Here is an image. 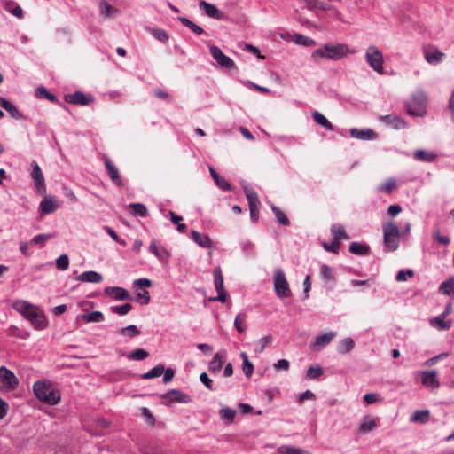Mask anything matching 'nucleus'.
<instances>
[{"instance_id": "f257e3e1", "label": "nucleus", "mask_w": 454, "mask_h": 454, "mask_svg": "<svg viewBox=\"0 0 454 454\" xmlns=\"http://www.w3.org/2000/svg\"><path fill=\"white\" fill-rule=\"evenodd\" d=\"M13 309L26 317L37 330L44 329L47 319L43 311L37 306L26 301H17L13 303Z\"/></svg>"}, {"instance_id": "f03ea898", "label": "nucleus", "mask_w": 454, "mask_h": 454, "mask_svg": "<svg viewBox=\"0 0 454 454\" xmlns=\"http://www.w3.org/2000/svg\"><path fill=\"white\" fill-rule=\"evenodd\" d=\"M348 52L349 49L346 43H327L315 50L311 53V59L314 62H318L320 59L337 61L343 59Z\"/></svg>"}, {"instance_id": "7ed1b4c3", "label": "nucleus", "mask_w": 454, "mask_h": 454, "mask_svg": "<svg viewBox=\"0 0 454 454\" xmlns=\"http://www.w3.org/2000/svg\"><path fill=\"white\" fill-rule=\"evenodd\" d=\"M33 390L40 401L49 405H55L60 401L59 390L53 388L51 383L37 380L34 383Z\"/></svg>"}, {"instance_id": "20e7f679", "label": "nucleus", "mask_w": 454, "mask_h": 454, "mask_svg": "<svg viewBox=\"0 0 454 454\" xmlns=\"http://www.w3.org/2000/svg\"><path fill=\"white\" fill-rule=\"evenodd\" d=\"M383 243L386 250L389 252L395 251L399 247V238L401 231L398 225L394 221L386 222L382 224Z\"/></svg>"}, {"instance_id": "39448f33", "label": "nucleus", "mask_w": 454, "mask_h": 454, "mask_svg": "<svg viewBox=\"0 0 454 454\" xmlns=\"http://www.w3.org/2000/svg\"><path fill=\"white\" fill-rule=\"evenodd\" d=\"M427 96L423 91H417L412 98L405 104L406 111L412 116H422L426 113Z\"/></svg>"}, {"instance_id": "423d86ee", "label": "nucleus", "mask_w": 454, "mask_h": 454, "mask_svg": "<svg viewBox=\"0 0 454 454\" xmlns=\"http://www.w3.org/2000/svg\"><path fill=\"white\" fill-rule=\"evenodd\" d=\"M365 60L370 67L379 74H384L382 52L375 45H370L365 51Z\"/></svg>"}, {"instance_id": "0eeeda50", "label": "nucleus", "mask_w": 454, "mask_h": 454, "mask_svg": "<svg viewBox=\"0 0 454 454\" xmlns=\"http://www.w3.org/2000/svg\"><path fill=\"white\" fill-rule=\"evenodd\" d=\"M274 282V290L276 295L280 298H287L292 295L291 289L289 287V284L286 280L284 271L281 269H277L274 271L273 276Z\"/></svg>"}, {"instance_id": "6e6552de", "label": "nucleus", "mask_w": 454, "mask_h": 454, "mask_svg": "<svg viewBox=\"0 0 454 454\" xmlns=\"http://www.w3.org/2000/svg\"><path fill=\"white\" fill-rule=\"evenodd\" d=\"M19 380L15 374L5 366L0 367V389L12 391L17 388Z\"/></svg>"}, {"instance_id": "1a4fd4ad", "label": "nucleus", "mask_w": 454, "mask_h": 454, "mask_svg": "<svg viewBox=\"0 0 454 454\" xmlns=\"http://www.w3.org/2000/svg\"><path fill=\"white\" fill-rule=\"evenodd\" d=\"M244 192L248 201L251 219L254 223H257L259 219L258 194L255 190L248 186L244 187Z\"/></svg>"}, {"instance_id": "9d476101", "label": "nucleus", "mask_w": 454, "mask_h": 454, "mask_svg": "<svg viewBox=\"0 0 454 454\" xmlns=\"http://www.w3.org/2000/svg\"><path fill=\"white\" fill-rule=\"evenodd\" d=\"M214 274V283L215 290L218 293V296L212 297L209 300L212 301H220V302H225L227 298V293L224 290L223 286V272L220 267H217L213 271Z\"/></svg>"}, {"instance_id": "9b49d317", "label": "nucleus", "mask_w": 454, "mask_h": 454, "mask_svg": "<svg viewBox=\"0 0 454 454\" xmlns=\"http://www.w3.org/2000/svg\"><path fill=\"white\" fill-rule=\"evenodd\" d=\"M210 53L221 67L228 69L237 68L234 61L230 57L226 56L219 47L215 45L211 46Z\"/></svg>"}, {"instance_id": "f8f14e48", "label": "nucleus", "mask_w": 454, "mask_h": 454, "mask_svg": "<svg viewBox=\"0 0 454 454\" xmlns=\"http://www.w3.org/2000/svg\"><path fill=\"white\" fill-rule=\"evenodd\" d=\"M65 101L68 104L88 106L94 101L92 95H86L82 91H75L72 94H67L64 97Z\"/></svg>"}, {"instance_id": "ddd939ff", "label": "nucleus", "mask_w": 454, "mask_h": 454, "mask_svg": "<svg viewBox=\"0 0 454 454\" xmlns=\"http://www.w3.org/2000/svg\"><path fill=\"white\" fill-rule=\"evenodd\" d=\"M162 400H165L168 403H187L192 401V398L189 395L184 393L180 389H171L168 392L160 395Z\"/></svg>"}, {"instance_id": "4468645a", "label": "nucleus", "mask_w": 454, "mask_h": 454, "mask_svg": "<svg viewBox=\"0 0 454 454\" xmlns=\"http://www.w3.org/2000/svg\"><path fill=\"white\" fill-rule=\"evenodd\" d=\"M200 8L204 11L207 16L218 20L226 19V15L221 12L215 4L200 0L199 3Z\"/></svg>"}, {"instance_id": "2eb2a0df", "label": "nucleus", "mask_w": 454, "mask_h": 454, "mask_svg": "<svg viewBox=\"0 0 454 454\" xmlns=\"http://www.w3.org/2000/svg\"><path fill=\"white\" fill-rule=\"evenodd\" d=\"M59 205L52 197L45 196L39 205L41 215L53 213L59 208Z\"/></svg>"}, {"instance_id": "dca6fc26", "label": "nucleus", "mask_w": 454, "mask_h": 454, "mask_svg": "<svg viewBox=\"0 0 454 454\" xmlns=\"http://www.w3.org/2000/svg\"><path fill=\"white\" fill-rule=\"evenodd\" d=\"M104 293L116 301H126L130 298L129 293L125 288L120 286H107L105 288Z\"/></svg>"}, {"instance_id": "f3484780", "label": "nucleus", "mask_w": 454, "mask_h": 454, "mask_svg": "<svg viewBox=\"0 0 454 454\" xmlns=\"http://www.w3.org/2000/svg\"><path fill=\"white\" fill-rule=\"evenodd\" d=\"M349 134L352 137L359 140H374L378 137L377 133L371 129H358L352 128L349 129Z\"/></svg>"}, {"instance_id": "a211bd4d", "label": "nucleus", "mask_w": 454, "mask_h": 454, "mask_svg": "<svg viewBox=\"0 0 454 454\" xmlns=\"http://www.w3.org/2000/svg\"><path fill=\"white\" fill-rule=\"evenodd\" d=\"M32 171H31V176L35 180V185L38 191L44 190L45 184H44V177L43 175V172L41 170V168L39 165L33 161L31 164Z\"/></svg>"}, {"instance_id": "6ab92c4d", "label": "nucleus", "mask_w": 454, "mask_h": 454, "mask_svg": "<svg viewBox=\"0 0 454 454\" xmlns=\"http://www.w3.org/2000/svg\"><path fill=\"white\" fill-rule=\"evenodd\" d=\"M105 165L111 180L118 186H122L123 183L118 168L111 162L109 158H105Z\"/></svg>"}, {"instance_id": "aec40b11", "label": "nucleus", "mask_w": 454, "mask_h": 454, "mask_svg": "<svg viewBox=\"0 0 454 454\" xmlns=\"http://www.w3.org/2000/svg\"><path fill=\"white\" fill-rule=\"evenodd\" d=\"M380 119L383 122L393 126L396 129H401L407 127L406 122L400 116L395 114L382 115L380 117Z\"/></svg>"}, {"instance_id": "412c9836", "label": "nucleus", "mask_w": 454, "mask_h": 454, "mask_svg": "<svg viewBox=\"0 0 454 454\" xmlns=\"http://www.w3.org/2000/svg\"><path fill=\"white\" fill-rule=\"evenodd\" d=\"M436 371H425L422 372V384L424 386L432 387L434 389L438 388L440 382L436 379Z\"/></svg>"}, {"instance_id": "4be33fe9", "label": "nucleus", "mask_w": 454, "mask_h": 454, "mask_svg": "<svg viewBox=\"0 0 454 454\" xmlns=\"http://www.w3.org/2000/svg\"><path fill=\"white\" fill-rule=\"evenodd\" d=\"M337 335L336 332H328L316 337L313 347L315 349L327 346Z\"/></svg>"}, {"instance_id": "5701e85b", "label": "nucleus", "mask_w": 454, "mask_h": 454, "mask_svg": "<svg viewBox=\"0 0 454 454\" xmlns=\"http://www.w3.org/2000/svg\"><path fill=\"white\" fill-rule=\"evenodd\" d=\"M191 239L200 247L204 248H210L213 245L211 239L207 235H202L197 231L192 230L191 231Z\"/></svg>"}, {"instance_id": "b1692460", "label": "nucleus", "mask_w": 454, "mask_h": 454, "mask_svg": "<svg viewBox=\"0 0 454 454\" xmlns=\"http://www.w3.org/2000/svg\"><path fill=\"white\" fill-rule=\"evenodd\" d=\"M209 172L215 183L220 189L223 191L231 190V184L225 178L220 176L214 168L209 167Z\"/></svg>"}, {"instance_id": "393cba45", "label": "nucleus", "mask_w": 454, "mask_h": 454, "mask_svg": "<svg viewBox=\"0 0 454 454\" xmlns=\"http://www.w3.org/2000/svg\"><path fill=\"white\" fill-rule=\"evenodd\" d=\"M0 106L3 107L5 111H7L12 118H15V119L22 118V115L20 114L18 108L12 103H11L10 101H8L7 99H5L4 98H3L1 96H0Z\"/></svg>"}, {"instance_id": "a878e982", "label": "nucleus", "mask_w": 454, "mask_h": 454, "mask_svg": "<svg viewBox=\"0 0 454 454\" xmlns=\"http://www.w3.org/2000/svg\"><path fill=\"white\" fill-rule=\"evenodd\" d=\"M77 279L82 282L99 283L102 281L103 278L101 274L93 270H89L79 275Z\"/></svg>"}, {"instance_id": "bb28decb", "label": "nucleus", "mask_w": 454, "mask_h": 454, "mask_svg": "<svg viewBox=\"0 0 454 454\" xmlns=\"http://www.w3.org/2000/svg\"><path fill=\"white\" fill-rule=\"evenodd\" d=\"M375 419L370 415L364 416L359 425V433H368L372 431L376 427Z\"/></svg>"}, {"instance_id": "cd10ccee", "label": "nucleus", "mask_w": 454, "mask_h": 454, "mask_svg": "<svg viewBox=\"0 0 454 454\" xmlns=\"http://www.w3.org/2000/svg\"><path fill=\"white\" fill-rule=\"evenodd\" d=\"M149 251L161 262H167L170 256L164 247L159 248L154 241L150 244Z\"/></svg>"}, {"instance_id": "c85d7f7f", "label": "nucleus", "mask_w": 454, "mask_h": 454, "mask_svg": "<svg viewBox=\"0 0 454 454\" xmlns=\"http://www.w3.org/2000/svg\"><path fill=\"white\" fill-rule=\"evenodd\" d=\"M223 365V356L220 353L215 354L213 359L208 364L210 372L215 374L219 372Z\"/></svg>"}, {"instance_id": "c756f323", "label": "nucleus", "mask_w": 454, "mask_h": 454, "mask_svg": "<svg viewBox=\"0 0 454 454\" xmlns=\"http://www.w3.org/2000/svg\"><path fill=\"white\" fill-rule=\"evenodd\" d=\"M348 250L351 254L357 255H365L369 253L370 247L363 243L352 242L349 245Z\"/></svg>"}, {"instance_id": "7c9ffc66", "label": "nucleus", "mask_w": 454, "mask_h": 454, "mask_svg": "<svg viewBox=\"0 0 454 454\" xmlns=\"http://www.w3.org/2000/svg\"><path fill=\"white\" fill-rule=\"evenodd\" d=\"M414 158L423 162H433L436 159V154L433 152L418 150L414 153Z\"/></svg>"}, {"instance_id": "2f4dec72", "label": "nucleus", "mask_w": 454, "mask_h": 454, "mask_svg": "<svg viewBox=\"0 0 454 454\" xmlns=\"http://www.w3.org/2000/svg\"><path fill=\"white\" fill-rule=\"evenodd\" d=\"M77 317L83 319L87 323H90V322L99 323V322H103L105 319L103 313L100 311H92L90 313L79 315Z\"/></svg>"}, {"instance_id": "473e14b6", "label": "nucleus", "mask_w": 454, "mask_h": 454, "mask_svg": "<svg viewBox=\"0 0 454 454\" xmlns=\"http://www.w3.org/2000/svg\"><path fill=\"white\" fill-rule=\"evenodd\" d=\"M35 96L38 98H45L52 103H59L58 98L50 92L44 86H40L35 90Z\"/></svg>"}, {"instance_id": "72a5a7b5", "label": "nucleus", "mask_w": 454, "mask_h": 454, "mask_svg": "<svg viewBox=\"0 0 454 454\" xmlns=\"http://www.w3.org/2000/svg\"><path fill=\"white\" fill-rule=\"evenodd\" d=\"M313 120L319 125L323 126L328 130H333V125L327 120V118L321 113L315 111L312 113Z\"/></svg>"}, {"instance_id": "f704fd0d", "label": "nucleus", "mask_w": 454, "mask_h": 454, "mask_svg": "<svg viewBox=\"0 0 454 454\" xmlns=\"http://www.w3.org/2000/svg\"><path fill=\"white\" fill-rule=\"evenodd\" d=\"M331 232L333 235V239L339 242L340 239H348L349 236L347 234L344 227L340 224H333L331 227Z\"/></svg>"}, {"instance_id": "c9c22d12", "label": "nucleus", "mask_w": 454, "mask_h": 454, "mask_svg": "<svg viewBox=\"0 0 454 454\" xmlns=\"http://www.w3.org/2000/svg\"><path fill=\"white\" fill-rule=\"evenodd\" d=\"M164 372H165V366L163 364H158V365L154 366L153 368H152L151 370H149L147 372L144 373L142 375V379L150 380V379L157 378V377H160V375H162Z\"/></svg>"}, {"instance_id": "e433bc0d", "label": "nucleus", "mask_w": 454, "mask_h": 454, "mask_svg": "<svg viewBox=\"0 0 454 454\" xmlns=\"http://www.w3.org/2000/svg\"><path fill=\"white\" fill-rule=\"evenodd\" d=\"M270 207H271V210L274 213L276 219L279 224L284 225V226L290 225V221H289L288 217L286 215V214L283 211L280 210V208H278L277 206H275L273 204L271 205Z\"/></svg>"}, {"instance_id": "4c0bfd02", "label": "nucleus", "mask_w": 454, "mask_h": 454, "mask_svg": "<svg viewBox=\"0 0 454 454\" xmlns=\"http://www.w3.org/2000/svg\"><path fill=\"white\" fill-rule=\"evenodd\" d=\"M240 356L243 361L242 371L247 378H250L254 372V364L248 360V356L245 352H241Z\"/></svg>"}, {"instance_id": "58836bf2", "label": "nucleus", "mask_w": 454, "mask_h": 454, "mask_svg": "<svg viewBox=\"0 0 454 454\" xmlns=\"http://www.w3.org/2000/svg\"><path fill=\"white\" fill-rule=\"evenodd\" d=\"M429 420L428 410H417L411 418V422L426 423Z\"/></svg>"}, {"instance_id": "ea45409f", "label": "nucleus", "mask_w": 454, "mask_h": 454, "mask_svg": "<svg viewBox=\"0 0 454 454\" xmlns=\"http://www.w3.org/2000/svg\"><path fill=\"white\" fill-rule=\"evenodd\" d=\"M219 414L221 419L226 421L228 424H231L234 421L236 411L230 407H223L220 410Z\"/></svg>"}, {"instance_id": "a19ab883", "label": "nucleus", "mask_w": 454, "mask_h": 454, "mask_svg": "<svg viewBox=\"0 0 454 454\" xmlns=\"http://www.w3.org/2000/svg\"><path fill=\"white\" fill-rule=\"evenodd\" d=\"M355 347V341L351 338H346L340 341L338 347V352L340 354H346L351 351Z\"/></svg>"}, {"instance_id": "79ce46f5", "label": "nucleus", "mask_w": 454, "mask_h": 454, "mask_svg": "<svg viewBox=\"0 0 454 454\" xmlns=\"http://www.w3.org/2000/svg\"><path fill=\"white\" fill-rule=\"evenodd\" d=\"M443 57V53L438 50H434L433 51H425V59L430 64H437L442 60Z\"/></svg>"}, {"instance_id": "37998d69", "label": "nucleus", "mask_w": 454, "mask_h": 454, "mask_svg": "<svg viewBox=\"0 0 454 454\" xmlns=\"http://www.w3.org/2000/svg\"><path fill=\"white\" fill-rule=\"evenodd\" d=\"M178 20L185 27H189L193 33L196 35H202L204 33V30L201 27L196 25L192 20H190L188 18L185 17H179Z\"/></svg>"}, {"instance_id": "c03bdc74", "label": "nucleus", "mask_w": 454, "mask_h": 454, "mask_svg": "<svg viewBox=\"0 0 454 454\" xmlns=\"http://www.w3.org/2000/svg\"><path fill=\"white\" fill-rule=\"evenodd\" d=\"M118 333L129 338L136 337L140 334V331L135 325H129L126 327H122L118 331Z\"/></svg>"}, {"instance_id": "a18cd8bd", "label": "nucleus", "mask_w": 454, "mask_h": 454, "mask_svg": "<svg viewBox=\"0 0 454 454\" xmlns=\"http://www.w3.org/2000/svg\"><path fill=\"white\" fill-rule=\"evenodd\" d=\"M150 34L158 41L161 43H167L169 39V35L162 28H149Z\"/></svg>"}, {"instance_id": "49530a36", "label": "nucleus", "mask_w": 454, "mask_h": 454, "mask_svg": "<svg viewBox=\"0 0 454 454\" xmlns=\"http://www.w3.org/2000/svg\"><path fill=\"white\" fill-rule=\"evenodd\" d=\"M294 42L296 44L303 45L306 47L314 46L316 44V42L312 38L300 35V34L294 35Z\"/></svg>"}, {"instance_id": "de8ad7c7", "label": "nucleus", "mask_w": 454, "mask_h": 454, "mask_svg": "<svg viewBox=\"0 0 454 454\" xmlns=\"http://www.w3.org/2000/svg\"><path fill=\"white\" fill-rule=\"evenodd\" d=\"M148 356H149V353L146 350H145L143 348H137V349L131 351L128 355V359L141 361V360L147 358Z\"/></svg>"}, {"instance_id": "09e8293b", "label": "nucleus", "mask_w": 454, "mask_h": 454, "mask_svg": "<svg viewBox=\"0 0 454 454\" xmlns=\"http://www.w3.org/2000/svg\"><path fill=\"white\" fill-rule=\"evenodd\" d=\"M439 290L447 295L454 294V278H450L446 281L442 282L440 286Z\"/></svg>"}, {"instance_id": "8fccbe9b", "label": "nucleus", "mask_w": 454, "mask_h": 454, "mask_svg": "<svg viewBox=\"0 0 454 454\" xmlns=\"http://www.w3.org/2000/svg\"><path fill=\"white\" fill-rule=\"evenodd\" d=\"M129 207L132 209V214L134 215L145 217L148 215V210L146 207L142 203H133L130 204Z\"/></svg>"}, {"instance_id": "3c124183", "label": "nucleus", "mask_w": 454, "mask_h": 454, "mask_svg": "<svg viewBox=\"0 0 454 454\" xmlns=\"http://www.w3.org/2000/svg\"><path fill=\"white\" fill-rule=\"evenodd\" d=\"M110 309L114 314L124 316L132 309V305L130 303H124L122 305L112 306Z\"/></svg>"}, {"instance_id": "603ef678", "label": "nucleus", "mask_w": 454, "mask_h": 454, "mask_svg": "<svg viewBox=\"0 0 454 454\" xmlns=\"http://www.w3.org/2000/svg\"><path fill=\"white\" fill-rule=\"evenodd\" d=\"M282 454H308V451L294 446L283 445L278 449Z\"/></svg>"}, {"instance_id": "864d4df0", "label": "nucleus", "mask_w": 454, "mask_h": 454, "mask_svg": "<svg viewBox=\"0 0 454 454\" xmlns=\"http://www.w3.org/2000/svg\"><path fill=\"white\" fill-rule=\"evenodd\" d=\"M99 9L101 15L105 17H111L113 13L117 12V10L114 7H113L110 4H108L106 1H102L99 4Z\"/></svg>"}, {"instance_id": "5fc2aeb1", "label": "nucleus", "mask_w": 454, "mask_h": 454, "mask_svg": "<svg viewBox=\"0 0 454 454\" xmlns=\"http://www.w3.org/2000/svg\"><path fill=\"white\" fill-rule=\"evenodd\" d=\"M246 313H239L235 317L234 327L239 333H243L246 331V327L242 325L243 323H246Z\"/></svg>"}, {"instance_id": "6e6d98bb", "label": "nucleus", "mask_w": 454, "mask_h": 454, "mask_svg": "<svg viewBox=\"0 0 454 454\" xmlns=\"http://www.w3.org/2000/svg\"><path fill=\"white\" fill-rule=\"evenodd\" d=\"M396 188V181L394 178L387 180L378 187V191L391 193Z\"/></svg>"}, {"instance_id": "4d7b16f0", "label": "nucleus", "mask_w": 454, "mask_h": 454, "mask_svg": "<svg viewBox=\"0 0 454 454\" xmlns=\"http://www.w3.org/2000/svg\"><path fill=\"white\" fill-rule=\"evenodd\" d=\"M433 239L436 240L439 244L447 246L450 244V239L448 236H443L440 234V227L436 225L434 229Z\"/></svg>"}, {"instance_id": "13d9d810", "label": "nucleus", "mask_w": 454, "mask_h": 454, "mask_svg": "<svg viewBox=\"0 0 454 454\" xmlns=\"http://www.w3.org/2000/svg\"><path fill=\"white\" fill-rule=\"evenodd\" d=\"M323 374V369L320 366H310L306 372V378L317 379Z\"/></svg>"}, {"instance_id": "bf43d9fd", "label": "nucleus", "mask_w": 454, "mask_h": 454, "mask_svg": "<svg viewBox=\"0 0 454 454\" xmlns=\"http://www.w3.org/2000/svg\"><path fill=\"white\" fill-rule=\"evenodd\" d=\"M320 276L325 281H330L333 279L332 269L326 264L321 265Z\"/></svg>"}, {"instance_id": "052dcab7", "label": "nucleus", "mask_w": 454, "mask_h": 454, "mask_svg": "<svg viewBox=\"0 0 454 454\" xmlns=\"http://www.w3.org/2000/svg\"><path fill=\"white\" fill-rule=\"evenodd\" d=\"M141 415L143 416V418L145 419V422L148 425H150V426L155 425V419L148 408L143 407L141 409Z\"/></svg>"}, {"instance_id": "680f3d73", "label": "nucleus", "mask_w": 454, "mask_h": 454, "mask_svg": "<svg viewBox=\"0 0 454 454\" xmlns=\"http://www.w3.org/2000/svg\"><path fill=\"white\" fill-rule=\"evenodd\" d=\"M57 268L60 270H65L69 266V259L68 256L65 254H61L57 260H56Z\"/></svg>"}, {"instance_id": "e2e57ef3", "label": "nucleus", "mask_w": 454, "mask_h": 454, "mask_svg": "<svg viewBox=\"0 0 454 454\" xmlns=\"http://www.w3.org/2000/svg\"><path fill=\"white\" fill-rule=\"evenodd\" d=\"M323 247L327 252H332L334 254L339 253L340 242L337 239H333L331 243H323Z\"/></svg>"}, {"instance_id": "0e129e2a", "label": "nucleus", "mask_w": 454, "mask_h": 454, "mask_svg": "<svg viewBox=\"0 0 454 454\" xmlns=\"http://www.w3.org/2000/svg\"><path fill=\"white\" fill-rule=\"evenodd\" d=\"M272 337L271 335H266L263 338L259 340L258 347L255 348V352L261 353L264 350V348L271 342Z\"/></svg>"}, {"instance_id": "69168bd1", "label": "nucleus", "mask_w": 454, "mask_h": 454, "mask_svg": "<svg viewBox=\"0 0 454 454\" xmlns=\"http://www.w3.org/2000/svg\"><path fill=\"white\" fill-rule=\"evenodd\" d=\"M443 318L441 314L439 317L431 319V324H437L440 329L447 330L450 327V324L448 321H444Z\"/></svg>"}, {"instance_id": "338daca9", "label": "nucleus", "mask_w": 454, "mask_h": 454, "mask_svg": "<svg viewBox=\"0 0 454 454\" xmlns=\"http://www.w3.org/2000/svg\"><path fill=\"white\" fill-rule=\"evenodd\" d=\"M413 276H414V272L412 270H400L397 273L395 279L398 282H403V281L407 280V277L412 278Z\"/></svg>"}, {"instance_id": "774afa93", "label": "nucleus", "mask_w": 454, "mask_h": 454, "mask_svg": "<svg viewBox=\"0 0 454 454\" xmlns=\"http://www.w3.org/2000/svg\"><path fill=\"white\" fill-rule=\"evenodd\" d=\"M104 230L106 231V233L116 242H118L119 244H121V245H125V241L122 240L121 239L119 238V236L117 235L116 231L109 227V226H105L104 227Z\"/></svg>"}]
</instances>
